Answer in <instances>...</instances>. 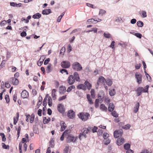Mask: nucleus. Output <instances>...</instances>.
Instances as JSON below:
<instances>
[{
    "label": "nucleus",
    "instance_id": "37",
    "mask_svg": "<svg viewBox=\"0 0 153 153\" xmlns=\"http://www.w3.org/2000/svg\"><path fill=\"white\" fill-rule=\"evenodd\" d=\"M106 82L107 84L109 86L111 85L112 83V81L109 79H107Z\"/></svg>",
    "mask_w": 153,
    "mask_h": 153
},
{
    "label": "nucleus",
    "instance_id": "13",
    "mask_svg": "<svg viewBox=\"0 0 153 153\" xmlns=\"http://www.w3.org/2000/svg\"><path fill=\"white\" fill-rule=\"evenodd\" d=\"M28 95V93L25 90H23L21 94V96L23 98H27Z\"/></svg>",
    "mask_w": 153,
    "mask_h": 153
},
{
    "label": "nucleus",
    "instance_id": "19",
    "mask_svg": "<svg viewBox=\"0 0 153 153\" xmlns=\"http://www.w3.org/2000/svg\"><path fill=\"white\" fill-rule=\"evenodd\" d=\"M77 88L78 89H82L84 90H85L86 89V87L85 85L83 84H80L77 85Z\"/></svg>",
    "mask_w": 153,
    "mask_h": 153
},
{
    "label": "nucleus",
    "instance_id": "15",
    "mask_svg": "<svg viewBox=\"0 0 153 153\" xmlns=\"http://www.w3.org/2000/svg\"><path fill=\"white\" fill-rule=\"evenodd\" d=\"M66 91V88L65 86H62L59 88V92L62 94H64Z\"/></svg>",
    "mask_w": 153,
    "mask_h": 153
},
{
    "label": "nucleus",
    "instance_id": "2",
    "mask_svg": "<svg viewBox=\"0 0 153 153\" xmlns=\"http://www.w3.org/2000/svg\"><path fill=\"white\" fill-rule=\"evenodd\" d=\"M73 69L76 71H80L82 69V67L81 65L77 62H75L72 64Z\"/></svg>",
    "mask_w": 153,
    "mask_h": 153
},
{
    "label": "nucleus",
    "instance_id": "22",
    "mask_svg": "<svg viewBox=\"0 0 153 153\" xmlns=\"http://www.w3.org/2000/svg\"><path fill=\"white\" fill-rule=\"evenodd\" d=\"M84 84L88 90H89L91 89L92 85L88 82L85 81L84 83Z\"/></svg>",
    "mask_w": 153,
    "mask_h": 153
},
{
    "label": "nucleus",
    "instance_id": "16",
    "mask_svg": "<svg viewBox=\"0 0 153 153\" xmlns=\"http://www.w3.org/2000/svg\"><path fill=\"white\" fill-rule=\"evenodd\" d=\"M12 80V83L13 85H17L19 83V81L18 79L15 77H13L11 79Z\"/></svg>",
    "mask_w": 153,
    "mask_h": 153
},
{
    "label": "nucleus",
    "instance_id": "44",
    "mask_svg": "<svg viewBox=\"0 0 153 153\" xmlns=\"http://www.w3.org/2000/svg\"><path fill=\"white\" fill-rule=\"evenodd\" d=\"M104 144L105 145H107L109 144L110 142V140L108 138L105 139Z\"/></svg>",
    "mask_w": 153,
    "mask_h": 153
},
{
    "label": "nucleus",
    "instance_id": "14",
    "mask_svg": "<svg viewBox=\"0 0 153 153\" xmlns=\"http://www.w3.org/2000/svg\"><path fill=\"white\" fill-rule=\"evenodd\" d=\"M125 140L123 138H119L117 140V143L118 145L120 146L123 144Z\"/></svg>",
    "mask_w": 153,
    "mask_h": 153
},
{
    "label": "nucleus",
    "instance_id": "46",
    "mask_svg": "<svg viewBox=\"0 0 153 153\" xmlns=\"http://www.w3.org/2000/svg\"><path fill=\"white\" fill-rule=\"evenodd\" d=\"M111 114L114 117H118V114L116 111H114L112 112Z\"/></svg>",
    "mask_w": 153,
    "mask_h": 153
},
{
    "label": "nucleus",
    "instance_id": "59",
    "mask_svg": "<svg viewBox=\"0 0 153 153\" xmlns=\"http://www.w3.org/2000/svg\"><path fill=\"white\" fill-rule=\"evenodd\" d=\"M134 35L137 37L141 39L142 37V35L140 33H135Z\"/></svg>",
    "mask_w": 153,
    "mask_h": 153
},
{
    "label": "nucleus",
    "instance_id": "52",
    "mask_svg": "<svg viewBox=\"0 0 153 153\" xmlns=\"http://www.w3.org/2000/svg\"><path fill=\"white\" fill-rule=\"evenodd\" d=\"M65 51V47H63L61 49L60 51V54H64V53Z\"/></svg>",
    "mask_w": 153,
    "mask_h": 153
},
{
    "label": "nucleus",
    "instance_id": "20",
    "mask_svg": "<svg viewBox=\"0 0 153 153\" xmlns=\"http://www.w3.org/2000/svg\"><path fill=\"white\" fill-rule=\"evenodd\" d=\"M60 124L61 126L60 131H63L65 130L66 127V125L65 123L63 121H61Z\"/></svg>",
    "mask_w": 153,
    "mask_h": 153
},
{
    "label": "nucleus",
    "instance_id": "51",
    "mask_svg": "<svg viewBox=\"0 0 153 153\" xmlns=\"http://www.w3.org/2000/svg\"><path fill=\"white\" fill-rule=\"evenodd\" d=\"M130 125L128 124L123 126V128L125 129H128L130 128Z\"/></svg>",
    "mask_w": 153,
    "mask_h": 153
},
{
    "label": "nucleus",
    "instance_id": "27",
    "mask_svg": "<svg viewBox=\"0 0 153 153\" xmlns=\"http://www.w3.org/2000/svg\"><path fill=\"white\" fill-rule=\"evenodd\" d=\"M41 15L40 13H37L34 15L32 17L34 19H39L41 17Z\"/></svg>",
    "mask_w": 153,
    "mask_h": 153
},
{
    "label": "nucleus",
    "instance_id": "10",
    "mask_svg": "<svg viewBox=\"0 0 153 153\" xmlns=\"http://www.w3.org/2000/svg\"><path fill=\"white\" fill-rule=\"evenodd\" d=\"M105 97V94L103 91H101L100 92L98 96V99L100 100V101L102 102Z\"/></svg>",
    "mask_w": 153,
    "mask_h": 153
},
{
    "label": "nucleus",
    "instance_id": "31",
    "mask_svg": "<svg viewBox=\"0 0 153 153\" xmlns=\"http://www.w3.org/2000/svg\"><path fill=\"white\" fill-rule=\"evenodd\" d=\"M106 13V11L104 10L100 9L99 11V15L100 16H102Z\"/></svg>",
    "mask_w": 153,
    "mask_h": 153
},
{
    "label": "nucleus",
    "instance_id": "25",
    "mask_svg": "<svg viewBox=\"0 0 153 153\" xmlns=\"http://www.w3.org/2000/svg\"><path fill=\"white\" fill-rule=\"evenodd\" d=\"M139 107V102H137L134 109V113H136L138 111Z\"/></svg>",
    "mask_w": 153,
    "mask_h": 153
},
{
    "label": "nucleus",
    "instance_id": "47",
    "mask_svg": "<svg viewBox=\"0 0 153 153\" xmlns=\"http://www.w3.org/2000/svg\"><path fill=\"white\" fill-rule=\"evenodd\" d=\"M45 118L43 121L44 124L48 123L51 120V119L49 117L48 118V119H46V117Z\"/></svg>",
    "mask_w": 153,
    "mask_h": 153
},
{
    "label": "nucleus",
    "instance_id": "40",
    "mask_svg": "<svg viewBox=\"0 0 153 153\" xmlns=\"http://www.w3.org/2000/svg\"><path fill=\"white\" fill-rule=\"evenodd\" d=\"M100 100L98 99H96L95 102V107L97 108L99 106V102Z\"/></svg>",
    "mask_w": 153,
    "mask_h": 153
},
{
    "label": "nucleus",
    "instance_id": "53",
    "mask_svg": "<svg viewBox=\"0 0 153 153\" xmlns=\"http://www.w3.org/2000/svg\"><path fill=\"white\" fill-rule=\"evenodd\" d=\"M5 99L6 100V102L7 103H8L10 101V99L9 98V96L8 95H6L5 96Z\"/></svg>",
    "mask_w": 153,
    "mask_h": 153
},
{
    "label": "nucleus",
    "instance_id": "23",
    "mask_svg": "<svg viewBox=\"0 0 153 153\" xmlns=\"http://www.w3.org/2000/svg\"><path fill=\"white\" fill-rule=\"evenodd\" d=\"M51 13V11L50 9L44 10L42 11V14L43 15H48Z\"/></svg>",
    "mask_w": 153,
    "mask_h": 153
},
{
    "label": "nucleus",
    "instance_id": "56",
    "mask_svg": "<svg viewBox=\"0 0 153 153\" xmlns=\"http://www.w3.org/2000/svg\"><path fill=\"white\" fill-rule=\"evenodd\" d=\"M97 127L94 126L93 128H92V131L93 133H95L97 132Z\"/></svg>",
    "mask_w": 153,
    "mask_h": 153
},
{
    "label": "nucleus",
    "instance_id": "33",
    "mask_svg": "<svg viewBox=\"0 0 153 153\" xmlns=\"http://www.w3.org/2000/svg\"><path fill=\"white\" fill-rule=\"evenodd\" d=\"M30 120L31 123H32L34 120V114H32L30 115Z\"/></svg>",
    "mask_w": 153,
    "mask_h": 153
},
{
    "label": "nucleus",
    "instance_id": "17",
    "mask_svg": "<svg viewBox=\"0 0 153 153\" xmlns=\"http://www.w3.org/2000/svg\"><path fill=\"white\" fill-rule=\"evenodd\" d=\"M74 139V137L72 135H68L67 138V142L68 143H70L71 142H73Z\"/></svg>",
    "mask_w": 153,
    "mask_h": 153
},
{
    "label": "nucleus",
    "instance_id": "55",
    "mask_svg": "<svg viewBox=\"0 0 153 153\" xmlns=\"http://www.w3.org/2000/svg\"><path fill=\"white\" fill-rule=\"evenodd\" d=\"M66 98V95L63 96L61 97H60L59 98L58 100L59 101H61L63 100Z\"/></svg>",
    "mask_w": 153,
    "mask_h": 153
},
{
    "label": "nucleus",
    "instance_id": "45",
    "mask_svg": "<svg viewBox=\"0 0 153 153\" xmlns=\"http://www.w3.org/2000/svg\"><path fill=\"white\" fill-rule=\"evenodd\" d=\"M51 65L50 64L47 66L46 68V70L47 71L48 73L50 72L51 71Z\"/></svg>",
    "mask_w": 153,
    "mask_h": 153
},
{
    "label": "nucleus",
    "instance_id": "5",
    "mask_svg": "<svg viewBox=\"0 0 153 153\" xmlns=\"http://www.w3.org/2000/svg\"><path fill=\"white\" fill-rule=\"evenodd\" d=\"M83 129V132L82 133H80L79 136V137L80 140H81L83 137L86 138L87 137L86 134L88 133V130H85V128Z\"/></svg>",
    "mask_w": 153,
    "mask_h": 153
},
{
    "label": "nucleus",
    "instance_id": "50",
    "mask_svg": "<svg viewBox=\"0 0 153 153\" xmlns=\"http://www.w3.org/2000/svg\"><path fill=\"white\" fill-rule=\"evenodd\" d=\"M109 134L108 133L106 132H105L104 133L103 135V137L104 139L107 138Z\"/></svg>",
    "mask_w": 153,
    "mask_h": 153
},
{
    "label": "nucleus",
    "instance_id": "18",
    "mask_svg": "<svg viewBox=\"0 0 153 153\" xmlns=\"http://www.w3.org/2000/svg\"><path fill=\"white\" fill-rule=\"evenodd\" d=\"M114 108V105L112 103H110L108 107V111L110 112L112 111Z\"/></svg>",
    "mask_w": 153,
    "mask_h": 153
},
{
    "label": "nucleus",
    "instance_id": "1",
    "mask_svg": "<svg viewBox=\"0 0 153 153\" xmlns=\"http://www.w3.org/2000/svg\"><path fill=\"white\" fill-rule=\"evenodd\" d=\"M90 116V114L88 113H80L78 115L79 118L83 121H85L87 120L88 119Z\"/></svg>",
    "mask_w": 153,
    "mask_h": 153
},
{
    "label": "nucleus",
    "instance_id": "21",
    "mask_svg": "<svg viewBox=\"0 0 153 153\" xmlns=\"http://www.w3.org/2000/svg\"><path fill=\"white\" fill-rule=\"evenodd\" d=\"M74 76L75 78V79L77 81H79L80 79L79 74L77 72H75L74 74Z\"/></svg>",
    "mask_w": 153,
    "mask_h": 153
},
{
    "label": "nucleus",
    "instance_id": "9",
    "mask_svg": "<svg viewBox=\"0 0 153 153\" xmlns=\"http://www.w3.org/2000/svg\"><path fill=\"white\" fill-rule=\"evenodd\" d=\"M74 112L72 110H69L68 113V116L70 119H73L75 117Z\"/></svg>",
    "mask_w": 153,
    "mask_h": 153
},
{
    "label": "nucleus",
    "instance_id": "11",
    "mask_svg": "<svg viewBox=\"0 0 153 153\" xmlns=\"http://www.w3.org/2000/svg\"><path fill=\"white\" fill-rule=\"evenodd\" d=\"M57 109L59 112H63L64 111L63 105L61 103L59 104L57 106Z\"/></svg>",
    "mask_w": 153,
    "mask_h": 153
},
{
    "label": "nucleus",
    "instance_id": "30",
    "mask_svg": "<svg viewBox=\"0 0 153 153\" xmlns=\"http://www.w3.org/2000/svg\"><path fill=\"white\" fill-rule=\"evenodd\" d=\"M130 145L129 143H126L124 146V149L127 150L130 149Z\"/></svg>",
    "mask_w": 153,
    "mask_h": 153
},
{
    "label": "nucleus",
    "instance_id": "4",
    "mask_svg": "<svg viewBox=\"0 0 153 153\" xmlns=\"http://www.w3.org/2000/svg\"><path fill=\"white\" fill-rule=\"evenodd\" d=\"M135 76L137 79V83L139 84L141 83L142 82V76L140 73H136Z\"/></svg>",
    "mask_w": 153,
    "mask_h": 153
},
{
    "label": "nucleus",
    "instance_id": "26",
    "mask_svg": "<svg viewBox=\"0 0 153 153\" xmlns=\"http://www.w3.org/2000/svg\"><path fill=\"white\" fill-rule=\"evenodd\" d=\"M31 18V16H28L27 17V19H25V18H22L21 19V20H22V21H25V22L26 23H27L29 22V20Z\"/></svg>",
    "mask_w": 153,
    "mask_h": 153
},
{
    "label": "nucleus",
    "instance_id": "39",
    "mask_svg": "<svg viewBox=\"0 0 153 153\" xmlns=\"http://www.w3.org/2000/svg\"><path fill=\"white\" fill-rule=\"evenodd\" d=\"M75 88V87L74 85H72L69 87L67 90V92H69L71 91L73 89H74Z\"/></svg>",
    "mask_w": 153,
    "mask_h": 153
},
{
    "label": "nucleus",
    "instance_id": "32",
    "mask_svg": "<svg viewBox=\"0 0 153 153\" xmlns=\"http://www.w3.org/2000/svg\"><path fill=\"white\" fill-rule=\"evenodd\" d=\"M137 25L138 27H142L143 26V23L141 21H139L137 22Z\"/></svg>",
    "mask_w": 153,
    "mask_h": 153
},
{
    "label": "nucleus",
    "instance_id": "34",
    "mask_svg": "<svg viewBox=\"0 0 153 153\" xmlns=\"http://www.w3.org/2000/svg\"><path fill=\"white\" fill-rule=\"evenodd\" d=\"M68 130H66L65 131L63 132L61 137L60 138V139L61 141H62L64 140V135H65L67 134Z\"/></svg>",
    "mask_w": 153,
    "mask_h": 153
},
{
    "label": "nucleus",
    "instance_id": "36",
    "mask_svg": "<svg viewBox=\"0 0 153 153\" xmlns=\"http://www.w3.org/2000/svg\"><path fill=\"white\" fill-rule=\"evenodd\" d=\"M91 96L93 98H94L95 97V91L94 89H92L91 91Z\"/></svg>",
    "mask_w": 153,
    "mask_h": 153
},
{
    "label": "nucleus",
    "instance_id": "6",
    "mask_svg": "<svg viewBox=\"0 0 153 153\" xmlns=\"http://www.w3.org/2000/svg\"><path fill=\"white\" fill-rule=\"evenodd\" d=\"M123 133V131L122 130H116L114 132V136L115 138H117L121 136L122 135Z\"/></svg>",
    "mask_w": 153,
    "mask_h": 153
},
{
    "label": "nucleus",
    "instance_id": "64",
    "mask_svg": "<svg viewBox=\"0 0 153 153\" xmlns=\"http://www.w3.org/2000/svg\"><path fill=\"white\" fill-rule=\"evenodd\" d=\"M137 21L135 19H132L131 21V23L132 24H135Z\"/></svg>",
    "mask_w": 153,
    "mask_h": 153
},
{
    "label": "nucleus",
    "instance_id": "29",
    "mask_svg": "<svg viewBox=\"0 0 153 153\" xmlns=\"http://www.w3.org/2000/svg\"><path fill=\"white\" fill-rule=\"evenodd\" d=\"M109 94L111 96H112L115 94V91L114 89H109Z\"/></svg>",
    "mask_w": 153,
    "mask_h": 153
},
{
    "label": "nucleus",
    "instance_id": "43",
    "mask_svg": "<svg viewBox=\"0 0 153 153\" xmlns=\"http://www.w3.org/2000/svg\"><path fill=\"white\" fill-rule=\"evenodd\" d=\"M142 16L143 18H144L147 17L146 13L145 10L141 11Z\"/></svg>",
    "mask_w": 153,
    "mask_h": 153
},
{
    "label": "nucleus",
    "instance_id": "63",
    "mask_svg": "<svg viewBox=\"0 0 153 153\" xmlns=\"http://www.w3.org/2000/svg\"><path fill=\"white\" fill-rule=\"evenodd\" d=\"M6 24V22L5 20L2 21L0 23V25L2 26Z\"/></svg>",
    "mask_w": 153,
    "mask_h": 153
},
{
    "label": "nucleus",
    "instance_id": "42",
    "mask_svg": "<svg viewBox=\"0 0 153 153\" xmlns=\"http://www.w3.org/2000/svg\"><path fill=\"white\" fill-rule=\"evenodd\" d=\"M18 114V116L17 117H14L13 118V124L14 125H15L16 124V123H17L18 120V118L19 117V114Z\"/></svg>",
    "mask_w": 153,
    "mask_h": 153
},
{
    "label": "nucleus",
    "instance_id": "8",
    "mask_svg": "<svg viewBox=\"0 0 153 153\" xmlns=\"http://www.w3.org/2000/svg\"><path fill=\"white\" fill-rule=\"evenodd\" d=\"M105 79L104 77L102 76H100L98 80L97 84L98 85H102L105 82Z\"/></svg>",
    "mask_w": 153,
    "mask_h": 153
},
{
    "label": "nucleus",
    "instance_id": "48",
    "mask_svg": "<svg viewBox=\"0 0 153 153\" xmlns=\"http://www.w3.org/2000/svg\"><path fill=\"white\" fill-rule=\"evenodd\" d=\"M60 72L62 74H63L64 73H65L66 74H68V73L67 71V70L64 69H62L60 70Z\"/></svg>",
    "mask_w": 153,
    "mask_h": 153
},
{
    "label": "nucleus",
    "instance_id": "12",
    "mask_svg": "<svg viewBox=\"0 0 153 153\" xmlns=\"http://www.w3.org/2000/svg\"><path fill=\"white\" fill-rule=\"evenodd\" d=\"M143 88L140 87L138 88L136 90L137 92V96H140L142 94V92H143Z\"/></svg>",
    "mask_w": 153,
    "mask_h": 153
},
{
    "label": "nucleus",
    "instance_id": "62",
    "mask_svg": "<svg viewBox=\"0 0 153 153\" xmlns=\"http://www.w3.org/2000/svg\"><path fill=\"white\" fill-rule=\"evenodd\" d=\"M104 101L107 103H108L110 101L109 99L107 97H105Z\"/></svg>",
    "mask_w": 153,
    "mask_h": 153
},
{
    "label": "nucleus",
    "instance_id": "61",
    "mask_svg": "<svg viewBox=\"0 0 153 153\" xmlns=\"http://www.w3.org/2000/svg\"><path fill=\"white\" fill-rule=\"evenodd\" d=\"M115 42L114 41H112L111 45L109 46V47L111 48H113L114 46V44Z\"/></svg>",
    "mask_w": 153,
    "mask_h": 153
},
{
    "label": "nucleus",
    "instance_id": "3",
    "mask_svg": "<svg viewBox=\"0 0 153 153\" xmlns=\"http://www.w3.org/2000/svg\"><path fill=\"white\" fill-rule=\"evenodd\" d=\"M61 65L62 68H68L70 66V62L67 61H62L61 63Z\"/></svg>",
    "mask_w": 153,
    "mask_h": 153
},
{
    "label": "nucleus",
    "instance_id": "24",
    "mask_svg": "<svg viewBox=\"0 0 153 153\" xmlns=\"http://www.w3.org/2000/svg\"><path fill=\"white\" fill-rule=\"evenodd\" d=\"M100 109L103 111H107V108L105 105L103 104H101L100 106Z\"/></svg>",
    "mask_w": 153,
    "mask_h": 153
},
{
    "label": "nucleus",
    "instance_id": "38",
    "mask_svg": "<svg viewBox=\"0 0 153 153\" xmlns=\"http://www.w3.org/2000/svg\"><path fill=\"white\" fill-rule=\"evenodd\" d=\"M48 104L50 106H51L52 104V100L51 97H49L48 98Z\"/></svg>",
    "mask_w": 153,
    "mask_h": 153
},
{
    "label": "nucleus",
    "instance_id": "58",
    "mask_svg": "<svg viewBox=\"0 0 153 153\" xmlns=\"http://www.w3.org/2000/svg\"><path fill=\"white\" fill-rule=\"evenodd\" d=\"M149 87V86L148 85H147L144 88H143V92H147Z\"/></svg>",
    "mask_w": 153,
    "mask_h": 153
},
{
    "label": "nucleus",
    "instance_id": "7",
    "mask_svg": "<svg viewBox=\"0 0 153 153\" xmlns=\"http://www.w3.org/2000/svg\"><path fill=\"white\" fill-rule=\"evenodd\" d=\"M75 79L74 77V76L72 75H71L68 78V82L70 85H72L75 82Z\"/></svg>",
    "mask_w": 153,
    "mask_h": 153
},
{
    "label": "nucleus",
    "instance_id": "35",
    "mask_svg": "<svg viewBox=\"0 0 153 153\" xmlns=\"http://www.w3.org/2000/svg\"><path fill=\"white\" fill-rule=\"evenodd\" d=\"M6 61L5 60H3L1 63L0 65V69H2L4 67Z\"/></svg>",
    "mask_w": 153,
    "mask_h": 153
},
{
    "label": "nucleus",
    "instance_id": "28",
    "mask_svg": "<svg viewBox=\"0 0 153 153\" xmlns=\"http://www.w3.org/2000/svg\"><path fill=\"white\" fill-rule=\"evenodd\" d=\"M104 36L106 38L109 39L112 37L111 35L108 32L104 33Z\"/></svg>",
    "mask_w": 153,
    "mask_h": 153
},
{
    "label": "nucleus",
    "instance_id": "49",
    "mask_svg": "<svg viewBox=\"0 0 153 153\" xmlns=\"http://www.w3.org/2000/svg\"><path fill=\"white\" fill-rule=\"evenodd\" d=\"M69 150V146H66L63 150V153H68Z\"/></svg>",
    "mask_w": 153,
    "mask_h": 153
},
{
    "label": "nucleus",
    "instance_id": "60",
    "mask_svg": "<svg viewBox=\"0 0 153 153\" xmlns=\"http://www.w3.org/2000/svg\"><path fill=\"white\" fill-rule=\"evenodd\" d=\"M5 87L7 88H9L10 86V84L7 82H5Z\"/></svg>",
    "mask_w": 153,
    "mask_h": 153
},
{
    "label": "nucleus",
    "instance_id": "57",
    "mask_svg": "<svg viewBox=\"0 0 153 153\" xmlns=\"http://www.w3.org/2000/svg\"><path fill=\"white\" fill-rule=\"evenodd\" d=\"M96 20L94 19H91L88 20L87 22L89 23H93L95 22Z\"/></svg>",
    "mask_w": 153,
    "mask_h": 153
},
{
    "label": "nucleus",
    "instance_id": "41",
    "mask_svg": "<svg viewBox=\"0 0 153 153\" xmlns=\"http://www.w3.org/2000/svg\"><path fill=\"white\" fill-rule=\"evenodd\" d=\"M0 135L2 137V140L3 142H5L6 140V138L5 135L4 133H0Z\"/></svg>",
    "mask_w": 153,
    "mask_h": 153
},
{
    "label": "nucleus",
    "instance_id": "54",
    "mask_svg": "<svg viewBox=\"0 0 153 153\" xmlns=\"http://www.w3.org/2000/svg\"><path fill=\"white\" fill-rule=\"evenodd\" d=\"M21 128L20 126H19L18 127V128L17 129V135H18V138L19 136V134L21 131Z\"/></svg>",
    "mask_w": 153,
    "mask_h": 153
}]
</instances>
